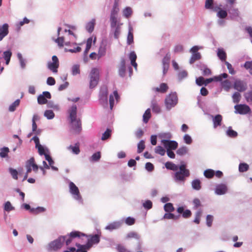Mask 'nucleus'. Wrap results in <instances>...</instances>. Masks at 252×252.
<instances>
[{"label": "nucleus", "instance_id": "nucleus-1", "mask_svg": "<svg viewBox=\"0 0 252 252\" xmlns=\"http://www.w3.org/2000/svg\"><path fill=\"white\" fill-rule=\"evenodd\" d=\"M70 128L73 133L78 134L82 130L81 121L77 118V106L74 105L68 110Z\"/></svg>", "mask_w": 252, "mask_h": 252}, {"label": "nucleus", "instance_id": "nucleus-2", "mask_svg": "<svg viewBox=\"0 0 252 252\" xmlns=\"http://www.w3.org/2000/svg\"><path fill=\"white\" fill-rule=\"evenodd\" d=\"M178 169L179 170L176 171L174 174V179L176 181L184 182L186 178L189 176V171L186 169V166L185 164L181 165Z\"/></svg>", "mask_w": 252, "mask_h": 252}, {"label": "nucleus", "instance_id": "nucleus-3", "mask_svg": "<svg viewBox=\"0 0 252 252\" xmlns=\"http://www.w3.org/2000/svg\"><path fill=\"white\" fill-rule=\"evenodd\" d=\"M66 236H60L58 239L50 243L48 246V251H57L60 249L63 246Z\"/></svg>", "mask_w": 252, "mask_h": 252}, {"label": "nucleus", "instance_id": "nucleus-4", "mask_svg": "<svg viewBox=\"0 0 252 252\" xmlns=\"http://www.w3.org/2000/svg\"><path fill=\"white\" fill-rule=\"evenodd\" d=\"M99 70L97 68H93L89 74L90 88L93 89L95 87L99 81Z\"/></svg>", "mask_w": 252, "mask_h": 252}, {"label": "nucleus", "instance_id": "nucleus-5", "mask_svg": "<svg viewBox=\"0 0 252 252\" xmlns=\"http://www.w3.org/2000/svg\"><path fill=\"white\" fill-rule=\"evenodd\" d=\"M178 102V97L176 93L169 94L165 99V104L167 109H170L175 106Z\"/></svg>", "mask_w": 252, "mask_h": 252}, {"label": "nucleus", "instance_id": "nucleus-6", "mask_svg": "<svg viewBox=\"0 0 252 252\" xmlns=\"http://www.w3.org/2000/svg\"><path fill=\"white\" fill-rule=\"evenodd\" d=\"M85 236L87 235L80 231H72L69 234L65 236L66 237L65 238L64 242H65V244L67 246L69 245L71 243L73 239L75 238H80L81 236Z\"/></svg>", "mask_w": 252, "mask_h": 252}, {"label": "nucleus", "instance_id": "nucleus-7", "mask_svg": "<svg viewBox=\"0 0 252 252\" xmlns=\"http://www.w3.org/2000/svg\"><path fill=\"white\" fill-rule=\"evenodd\" d=\"M69 191L76 200H80L81 195L78 187L72 182L69 183Z\"/></svg>", "mask_w": 252, "mask_h": 252}, {"label": "nucleus", "instance_id": "nucleus-8", "mask_svg": "<svg viewBox=\"0 0 252 252\" xmlns=\"http://www.w3.org/2000/svg\"><path fill=\"white\" fill-rule=\"evenodd\" d=\"M235 113L240 114H246L251 112L250 107L246 104H238L234 106Z\"/></svg>", "mask_w": 252, "mask_h": 252}, {"label": "nucleus", "instance_id": "nucleus-9", "mask_svg": "<svg viewBox=\"0 0 252 252\" xmlns=\"http://www.w3.org/2000/svg\"><path fill=\"white\" fill-rule=\"evenodd\" d=\"M62 30L61 27H59L57 31V34L59 37L55 40V42L57 43L60 47H63L64 45L66 46H71V44L69 41L65 42L64 38L63 36H60V32Z\"/></svg>", "mask_w": 252, "mask_h": 252}, {"label": "nucleus", "instance_id": "nucleus-10", "mask_svg": "<svg viewBox=\"0 0 252 252\" xmlns=\"http://www.w3.org/2000/svg\"><path fill=\"white\" fill-rule=\"evenodd\" d=\"M90 238L88 240V242L84 246L89 248L90 249L94 244H98L100 241V235L95 234L94 235L88 236Z\"/></svg>", "mask_w": 252, "mask_h": 252}, {"label": "nucleus", "instance_id": "nucleus-11", "mask_svg": "<svg viewBox=\"0 0 252 252\" xmlns=\"http://www.w3.org/2000/svg\"><path fill=\"white\" fill-rule=\"evenodd\" d=\"M161 143L164 146V147L167 149H170L171 150H176L178 147V143L175 141H170L168 140H162Z\"/></svg>", "mask_w": 252, "mask_h": 252}, {"label": "nucleus", "instance_id": "nucleus-12", "mask_svg": "<svg viewBox=\"0 0 252 252\" xmlns=\"http://www.w3.org/2000/svg\"><path fill=\"white\" fill-rule=\"evenodd\" d=\"M51 95L49 92H44L42 94H40L38 96L37 101L39 104H44L47 103V100L46 98L50 99Z\"/></svg>", "mask_w": 252, "mask_h": 252}, {"label": "nucleus", "instance_id": "nucleus-13", "mask_svg": "<svg viewBox=\"0 0 252 252\" xmlns=\"http://www.w3.org/2000/svg\"><path fill=\"white\" fill-rule=\"evenodd\" d=\"M199 48H191L190 50V52H191L192 55L190 59L189 63H193L196 61L199 60L201 58V55L199 52H198V50Z\"/></svg>", "mask_w": 252, "mask_h": 252}, {"label": "nucleus", "instance_id": "nucleus-14", "mask_svg": "<svg viewBox=\"0 0 252 252\" xmlns=\"http://www.w3.org/2000/svg\"><path fill=\"white\" fill-rule=\"evenodd\" d=\"M213 11L216 12L217 16L220 19H224L227 16V12L225 10L221 8L220 6H215L213 8Z\"/></svg>", "mask_w": 252, "mask_h": 252}, {"label": "nucleus", "instance_id": "nucleus-15", "mask_svg": "<svg viewBox=\"0 0 252 252\" xmlns=\"http://www.w3.org/2000/svg\"><path fill=\"white\" fill-rule=\"evenodd\" d=\"M234 88L239 92H243L247 89V84L243 81L237 80L234 82Z\"/></svg>", "mask_w": 252, "mask_h": 252}, {"label": "nucleus", "instance_id": "nucleus-16", "mask_svg": "<svg viewBox=\"0 0 252 252\" xmlns=\"http://www.w3.org/2000/svg\"><path fill=\"white\" fill-rule=\"evenodd\" d=\"M177 212L179 214H182V217L185 219H188L191 216V212L188 209L184 210L183 206L179 207L177 209Z\"/></svg>", "mask_w": 252, "mask_h": 252}, {"label": "nucleus", "instance_id": "nucleus-17", "mask_svg": "<svg viewBox=\"0 0 252 252\" xmlns=\"http://www.w3.org/2000/svg\"><path fill=\"white\" fill-rule=\"evenodd\" d=\"M118 72L119 74L124 77L126 73V61L124 58H122L120 61V64L118 65Z\"/></svg>", "mask_w": 252, "mask_h": 252}, {"label": "nucleus", "instance_id": "nucleus-18", "mask_svg": "<svg viewBox=\"0 0 252 252\" xmlns=\"http://www.w3.org/2000/svg\"><path fill=\"white\" fill-rule=\"evenodd\" d=\"M212 118L213 122V126L215 128L218 126H221L222 121V117L221 115L218 114L215 116H212Z\"/></svg>", "mask_w": 252, "mask_h": 252}, {"label": "nucleus", "instance_id": "nucleus-19", "mask_svg": "<svg viewBox=\"0 0 252 252\" xmlns=\"http://www.w3.org/2000/svg\"><path fill=\"white\" fill-rule=\"evenodd\" d=\"M8 33V25L4 24L2 26H0V41L6 36Z\"/></svg>", "mask_w": 252, "mask_h": 252}, {"label": "nucleus", "instance_id": "nucleus-20", "mask_svg": "<svg viewBox=\"0 0 252 252\" xmlns=\"http://www.w3.org/2000/svg\"><path fill=\"white\" fill-rule=\"evenodd\" d=\"M227 191V187L224 184L219 185L217 186L215 192L217 194L221 195L224 194Z\"/></svg>", "mask_w": 252, "mask_h": 252}, {"label": "nucleus", "instance_id": "nucleus-21", "mask_svg": "<svg viewBox=\"0 0 252 252\" xmlns=\"http://www.w3.org/2000/svg\"><path fill=\"white\" fill-rule=\"evenodd\" d=\"M168 89V87L166 83H162L160 84L159 87H156L153 89V90L160 93H165Z\"/></svg>", "mask_w": 252, "mask_h": 252}, {"label": "nucleus", "instance_id": "nucleus-22", "mask_svg": "<svg viewBox=\"0 0 252 252\" xmlns=\"http://www.w3.org/2000/svg\"><path fill=\"white\" fill-rule=\"evenodd\" d=\"M129 59L130 60L131 64L135 69H137V64L136 63L137 56L134 51L131 52L129 55Z\"/></svg>", "mask_w": 252, "mask_h": 252}, {"label": "nucleus", "instance_id": "nucleus-23", "mask_svg": "<svg viewBox=\"0 0 252 252\" xmlns=\"http://www.w3.org/2000/svg\"><path fill=\"white\" fill-rule=\"evenodd\" d=\"M110 21V26L112 28H113L114 27H116L118 24H121L118 22L117 15L111 14Z\"/></svg>", "mask_w": 252, "mask_h": 252}, {"label": "nucleus", "instance_id": "nucleus-24", "mask_svg": "<svg viewBox=\"0 0 252 252\" xmlns=\"http://www.w3.org/2000/svg\"><path fill=\"white\" fill-rule=\"evenodd\" d=\"M151 107L153 112L158 114L160 112L161 109L155 100L152 101Z\"/></svg>", "mask_w": 252, "mask_h": 252}, {"label": "nucleus", "instance_id": "nucleus-25", "mask_svg": "<svg viewBox=\"0 0 252 252\" xmlns=\"http://www.w3.org/2000/svg\"><path fill=\"white\" fill-rule=\"evenodd\" d=\"M95 20L94 19H92L91 21L88 22L86 26V29L87 31L91 33L94 30V27L95 25Z\"/></svg>", "mask_w": 252, "mask_h": 252}, {"label": "nucleus", "instance_id": "nucleus-26", "mask_svg": "<svg viewBox=\"0 0 252 252\" xmlns=\"http://www.w3.org/2000/svg\"><path fill=\"white\" fill-rule=\"evenodd\" d=\"M59 67V64L49 62L48 63V68L51 70L53 73L58 72V68Z\"/></svg>", "mask_w": 252, "mask_h": 252}, {"label": "nucleus", "instance_id": "nucleus-27", "mask_svg": "<svg viewBox=\"0 0 252 252\" xmlns=\"http://www.w3.org/2000/svg\"><path fill=\"white\" fill-rule=\"evenodd\" d=\"M121 226V223L119 222H114L109 224L106 227V229L110 231L119 228Z\"/></svg>", "mask_w": 252, "mask_h": 252}, {"label": "nucleus", "instance_id": "nucleus-28", "mask_svg": "<svg viewBox=\"0 0 252 252\" xmlns=\"http://www.w3.org/2000/svg\"><path fill=\"white\" fill-rule=\"evenodd\" d=\"M105 52V48H99V53H98V55H97L95 53L93 52V53H92L90 55V57L91 59H92L93 60L95 59L96 58V56H98V58H100L104 55Z\"/></svg>", "mask_w": 252, "mask_h": 252}, {"label": "nucleus", "instance_id": "nucleus-29", "mask_svg": "<svg viewBox=\"0 0 252 252\" xmlns=\"http://www.w3.org/2000/svg\"><path fill=\"white\" fill-rule=\"evenodd\" d=\"M151 117V110L150 108L147 109L143 116V120L145 123H147L149 119Z\"/></svg>", "mask_w": 252, "mask_h": 252}, {"label": "nucleus", "instance_id": "nucleus-30", "mask_svg": "<svg viewBox=\"0 0 252 252\" xmlns=\"http://www.w3.org/2000/svg\"><path fill=\"white\" fill-rule=\"evenodd\" d=\"M108 95V90L107 88L102 89L100 94V99L107 101Z\"/></svg>", "mask_w": 252, "mask_h": 252}, {"label": "nucleus", "instance_id": "nucleus-31", "mask_svg": "<svg viewBox=\"0 0 252 252\" xmlns=\"http://www.w3.org/2000/svg\"><path fill=\"white\" fill-rule=\"evenodd\" d=\"M165 166L167 169L173 171H177L179 167L178 165L171 162H167L165 163Z\"/></svg>", "mask_w": 252, "mask_h": 252}, {"label": "nucleus", "instance_id": "nucleus-32", "mask_svg": "<svg viewBox=\"0 0 252 252\" xmlns=\"http://www.w3.org/2000/svg\"><path fill=\"white\" fill-rule=\"evenodd\" d=\"M192 187L195 190H199L201 188V182L199 180L195 179L192 181L191 183Z\"/></svg>", "mask_w": 252, "mask_h": 252}, {"label": "nucleus", "instance_id": "nucleus-33", "mask_svg": "<svg viewBox=\"0 0 252 252\" xmlns=\"http://www.w3.org/2000/svg\"><path fill=\"white\" fill-rule=\"evenodd\" d=\"M12 56V53L10 51H6L3 53V58L5 60L6 64L8 65L10 61L11 57Z\"/></svg>", "mask_w": 252, "mask_h": 252}, {"label": "nucleus", "instance_id": "nucleus-34", "mask_svg": "<svg viewBox=\"0 0 252 252\" xmlns=\"http://www.w3.org/2000/svg\"><path fill=\"white\" fill-rule=\"evenodd\" d=\"M217 55L219 59L222 61H225L226 58V55L225 52L222 49H219Z\"/></svg>", "mask_w": 252, "mask_h": 252}, {"label": "nucleus", "instance_id": "nucleus-35", "mask_svg": "<svg viewBox=\"0 0 252 252\" xmlns=\"http://www.w3.org/2000/svg\"><path fill=\"white\" fill-rule=\"evenodd\" d=\"M226 134L228 136L232 138H235L237 136V132L232 129L231 126H229L226 131Z\"/></svg>", "mask_w": 252, "mask_h": 252}, {"label": "nucleus", "instance_id": "nucleus-36", "mask_svg": "<svg viewBox=\"0 0 252 252\" xmlns=\"http://www.w3.org/2000/svg\"><path fill=\"white\" fill-rule=\"evenodd\" d=\"M9 150L7 147H3L0 149V157L2 158H6L8 156Z\"/></svg>", "mask_w": 252, "mask_h": 252}, {"label": "nucleus", "instance_id": "nucleus-37", "mask_svg": "<svg viewBox=\"0 0 252 252\" xmlns=\"http://www.w3.org/2000/svg\"><path fill=\"white\" fill-rule=\"evenodd\" d=\"M164 209L166 212H172L175 210L174 207L171 203H166L164 206Z\"/></svg>", "mask_w": 252, "mask_h": 252}, {"label": "nucleus", "instance_id": "nucleus-38", "mask_svg": "<svg viewBox=\"0 0 252 252\" xmlns=\"http://www.w3.org/2000/svg\"><path fill=\"white\" fill-rule=\"evenodd\" d=\"M84 246L85 245L76 243V246L78 248V249L76 252H87V250L90 249V248Z\"/></svg>", "mask_w": 252, "mask_h": 252}, {"label": "nucleus", "instance_id": "nucleus-39", "mask_svg": "<svg viewBox=\"0 0 252 252\" xmlns=\"http://www.w3.org/2000/svg\"><path fill=\"white\" fill-rule=\"evenodd\" d=\"M68 149L71 150L73 153L76 155L80 153L79 143H76L74 146H70Z\"/></svg>", "mask_w": 252, "mask_h": 252}, {"label": "nucleus", "instance_id": "nucleus-40", "mask_svg": "<svg viewBox=\"0 0 252 252\" xmlns=\"http://www.w3.org/2000/svg\"><path fill=\"white\" fill-rule=\"evenodd\" d=\"M179 217V216H176L173 214L170 213V212H168V213H165L163 216V219L168 220L172 219L176 220L178 219Z\"/></svg>", "mask_w": 252, "mask_h": 252}, {"label": "nucleus", "instance_id": "nucleus-41", "mask_svg": "<svg viewBox=\"0 0 252 252\" xmlns=\"http://www.w3.org/2000/svg\"><path fill=\"white\" fill-rule=\"evenodd\" d=\"M30 164H31V166L33 171L35 172H37L38 169V166L37 164L35 163L34 158L32 157L30 159Z\"/></svg>", "mask_w": 252, "mask_h": 252}, {"label": "nucleus", "instance_id": "nucleus-42", "mask_svg": "<svg viewBox=\"0 0 252 252\" xmlns=\"http://www.w3.org/2000/svg\"><path fill=\"white\" fill-rule=\"evenodd\" d=\"M111 135V130L107 128L106 130L102 134V136L101 137V140L104 141L107 139H108Z\"/></svg>", "mask_w": 252, "mask_h": 252}, {"label": "nucleus", "instance_id": "nucleus-43", "mask_svg": "<svg viewBox=\"0 0 252 252\" xmlns=\"http://www.w3.org/2000/svg\"><path fill=\"white\" fill-rule=\"evenodd\" d=\"M20 104L19 99H17L13 103H12L9 107V111L13 112L15 110L16 107L19 106Z\"/></svg>", "mask_w": 252, "mask_h": 252}, {"label": "nucleus", "instance_id": "nucleus-44", "mask_svg": "<svg viewBox=\"0 0 252 252\" xmlns=\"http://www.w3.org/2000/svg\"><path fill=\"white\" fill-rule=\"evenodd\" d=\"M204 175L207 178H212L215 175V172L212 169H207L204 171Z\"/></svg>", "mask_w": 252, "mask_h": 252}, {"label": "nucleus", "instance_id": "nucleus-45", "mask_svg": "<svg viewBox=\"0 0 252 252\" xmlns=\"http://www.w3.org/2000/svg\"><path fill=\"white\" fill-rule=\"evenodd\" d=\"M122 25L121 24H118V25H117L116 27H114L113 28H115V31L114 32V37L116 38H118L119 37L120 34L121 33V26Z\"/></svg>", "mask_w": 252, "mask_h": 252}, {"label": "nucleus", "instance_id": "nucleus-46", "mask_svg": "<svg viewBox=\"0 0 252 252\" xmlns=\"http://www.w3.org/2000/svg\"><path fill=\"white\" fill-rule=\"evenodd\" d=\"M119 11L118 2L115 1L113 8L111 12V14L117 15Z\"/></svg>", "mask_w": 252, "mask_h": 252}, {"label": "nucleus", "instance_id": "nucleus-47", "mask_svg": "<svg viewBox=\"0 0 252 252\" xmlns=\"http://www.w3.org/2000/svg\"><path fill=\"white\" fill-rule=\"evenodd\" d=\"M249 165L245 163H240L239 166V170L241 172L247 171L249 169Z\"/></svg>", "mask_w": 252, "mask_h": 252}, {"label": "nucleus", "instance_id": "nucleus-48", "mask_svg": "<svg viewBox=\"0 0 252 252\" xmlns=\"http://www.w3.org/2000/svg\"><path fill=\"white\" fill-rule=\"evenodd\" d=\"M137 148L138 153H141V152H142L145 148L144 141L141 140L138 144Z\"/></svg>", "mask_w": 252, "mask_h": 252}, {"label": "nucleus", "instance_id": "nucleus-49", "mask_svg": "<svg viewBox=\"0 0 252 252\" xmlns=\"http://www.w3.org/2000/svg\"><path fill=\"white\" fill-rule=\"evenodd\" d=\"M241 95L238 92H235L232 95L233 101L234 103H238L240 100Z\"/></svg>", "mask_w": 252, "mask_h": 252}, {"label": "nucleus", "instance_id": "nucleus-50", "mask_svg": "<svg viewBox=\"0 0 252 252\" xmlns=\"http://www.w3.org/2000/svg\"><path fill=\"white\" fill-rule=\"evenodd\" d=\"M170 60V55L169 53L166 54L165 56L163 58L162 63V65H169V63Z\"/></svg>", "mask_w": 252, "mask_h": 252}, {"label": "nucleus", "instance_id": "nucleus-51", "mask_svg": "<svg viewBox=\"0 0 252 252\" xmlns=\"http://www.w3.org/2000/svg\"><path fill=\"white\" fill-rule=\"evenodd\" d=\"M132 31V30L131 29L129 30L127 35V42L128 45H130V44L133 42V35Z\"/></svg>", "mask_w": 252, "mask_h": 252}, {"label": "nucleus", "instance_id": "nucleus-52", "mask_svg": "<svg viewBox=\"0 0 252 252\" xmlns=\"http://www.w3.org/2000/svg\"><path fill=\"white\" fill-rule=\"evenodd\" d=\"M44 116L48 119H52L54 117L55 114L52 110H47L44 112Z\"/></svg>", "mask_w": 252, "mask_h": 252}, {"label": "nucleus", "instance_id": "nucleus-53", "mask_svg": "<svg viewBox=\"0 0 252 252\" xmlns=\"http://www.w3.org/2000/svg\"><path fill=\"white\" fill-rule=\"evenodd\" d=\"M80 65L78 64H75L72 67V74L73 75H76L80 74Z\"/></svg>", "mask_w": 252, "mask_h": 252}, {"label": "nucleus", "instance_id": "nucleus-54", "mask_svg": "<svg viewBox=\"0 0 252 252\" xmlns=\"http://www.w3.org/2000/svg\"><path fill=\"white\" fill-rule=\"evenodd\" d=\"M214 0H206L205 3V7L207 9H213V7Z\"/></svg>", "mask_w": 252, "mask_h": 252}, {"label": "nucleus", "instance_id": "nucleus-55", "mask_svg": "<svg viewBox=\"0 0 252 252\" xmlns=\"http://www.w3.org/2000/svg\"><path fill=\"white\" fill-rule=\"evenodd\" d=\"M132 9L130 7H126L123 11L124 16L126 18H128L132 14Z\"/></svg>", "mask_w": 252, "mask_h": 252}, {"label": "nucleus", "instance_id": "nucleus-56", "mask_svg": "<svg viewBox=\"0 0 252 252\" xmlns=\"http://www.w3.org/2000/svg\"><path fill=\"white\" fill-rule=\"evenodd\" d=\"M155 152L161 156H164L165 153V150L161 146H158L155 148Z\"/></svg>", "mask_w": 252, "mask_h": 252}, {"label": "nucleus", "instance_id": "nucleus-57", "mask_svg": "<svg viewBox=\"0 0 252 252\" xmlns=\"http://www.w3.org/2000/svg\"><path fill=\"white\" fill-rule=\"evenodd\" d=\"M126 237L127 239L134 238L136 239H138L139 238V236L136 232L132 231L128 233L127 234Z\"/></svg>", "mask_w": 252, "mask_h": 252}, {"label": "nucleus", "instance_id": "nucleus-58", "mask_svg": "<svg viewBox=\"0 0 252 252\" xmlns=\"http://www.w3.org/2000/svg\"><path fill=\"white\" fill-rule=\"evenodd\" d=\"M188 150L187 147H182L178 149L176 152L177 154L180 156H183L187 153Z\"/></svg>", "mask_w": 252, "mask_h": 252}, {"label": "nucleus", "instance_id": "nucleus-59", "mask_svg": "<svg viewBox=\"0 0 252 252\" xmlns=\"http://www.w3.org/2000/svg\"><path fill=\"white\" fill-rule=\"evenodd\" d=\"M4 209L7 212H9L13 210L14 208L11 205V204L9 201H7L4 204Z\"/></svg>", "mask_w": 252, "mask_h": 252}, {"label": "nucleus", "instance_id": "nucleus-60", "mask_svg": "<svg viewBox=\"0 0 252 252\" xmlns=\"http://www.w3.org/2000/svg\"><path fill=\"white\" fill-rule=\"evenodd\" d=\"M244 96L248 102H252V91L246 93Z\"/></svg>", "mask_w": 252, "mask_h": 252}, {"label": "nucleus", "instance_id": "nucleus-61", "mask_svg": "<svg viewBox=\"0 0 252 252\" xmlns=\"http://www.w3.org/2000/svg\"><path fill=\"white\" fill-rule=\"evenodd\" d=\"M222 86L226 91H228L230 88L231 83L230 81L226 80L222 82Z\"/></svg>", "mask_w": 252, "mask_h": 252}, {"label": "nucleus", "instance_id": "nucleus-62", "mask_svg": "<svg viewBox=\"0 0 252 252\" xmlns=\"http://www.w3.org/2000/svg\"><path fill=\"white\" fill-rule=\"evenodd\" d=\"M125 222L128 225H132L135 223V220L133 218L129 217L126 218Z\"/></svg>", "mask_w": 252, "mask_h": 252}, {"label": "nucleus", "instance_id": "nucleus-63", "mask_svg": "<svg viewBox=\"0 0 252 252\" xmlns=\"http://www.w3.org/2000/svg\"><path fill=\"white\" fill-rule=\"evenodd\" d=\"M244 67L249 69L250 73L252 75V61L251 62H246L244 64Z\"/></svg>", "mask_w": 252, "mask_h": 252}, {"label": "nucleus", "instance_id": "nucleus-64", "mask_svg": "<svg viewBox=\"0 0 252 252\" xmlns=\"http://www.w3.org/2000/svg\"><path fill=\"white\" fill-rule=\"evenodd\" d=\"M117 250L119 252H130L125 246L121 245H119L117 246Z\"/></svg>", "mask_w": 252, "mask_h": 252}]
</instances>
